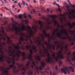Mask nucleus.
Instances as JSON below:
<instances>
[{
	"instance_id": "57",
	"label": "nucleus",
	"mask_w": 75,
	"mask_h": 75,
	"mask_svg": "<svg viewBox=\"0 0 75 75\" xmlns=\"http://www.w3.org/2000/svg\"><path fill=\"white\" fill-rule=\"evenodd\" d=\"M8 48L9 49V50H11V48H12V47L11 46H9L8 47Z\"/></svg>"
},
{
	"instance_id": "37",
	"label": "nucleus",
	"mask_w": 75,
	"mask_h": 75,
	"mask_svg": "<svg viewBox=\"0 0 75 75\" xmlns=\"http://www.w3.org/2000/svg\"><path fill=\"white\" fill-rule=\"evenodd\" d=\"M19 53V52H17L16 53V55H17V57H18V58H19V57H20V55Z\"/></svg>"
},
{
	"instance_id": "59",
	"label": "nucleus",
	"mask_w": 75,
	"mask_h": 75,
	"mask_svg": "<svg viewBox=\"0 0 75 75\" xmlns=\"http://www.w3.org/2000/svg\"><path fill=\"white\" fill-rule=\"evenodd\" d=\"M59 46H60L59 45H58V46H57V50H58V48H59Z\"/></svg>"
},
{
	"instance_id": "21",
	"label": "nucleus",
	"mask_w": 75,
	"mask_h": 75,
	"mask_svg": "<svg viewBox=\"0 0 75 75\" xmlns=\"http://www.w3.org/2000/svg\"><path fill=\"white\" fill-rule=\"evenodd\" d=\"M6 38H8V40H7V43L8 44H9V42H11V41L10 40V37H8V36H6Z\"/></svg>"
},
{
	"instance_id": "11",
	"label": "nucleus",
	"mask_w": 75,
	"mask_h": 75,
	"mask_svg": "<svg viewBox=\"0 0 75 75\" xmlns=\"http://www.w3.org/2000/svg\"><path fill=\"white\" fill-rule=\"evenodd\" d=\"M26 67H24L22 68V70H23L24 72H22V75H24L25 72H26V70L27 69H30V67L29 66V64L27 63L26 65Z\"/></svg>"
},
{
	"instance_id": "45",
	"label": "nucleus",
	"mask_w": 75,
	"mask_h": 75,
	"mask_svg": "<svg viewBox=\"0 0 75 75\" xmlns=\"http://www.w3.org/2000/svg\"><path fill=\"white\" fill-rule=\"evenodd\" d=\"M21 41L22 40H21V38H20V40L19 41L18 43H19L20 44H21L22 43V42Z\"/></svg>"
},
{
	"instance_id": "34",
	"label": "nucleus",
	"mask_w": 75,
	"mask_h": 75,
	"mask_svg": "<svg viewBox=\"0 0 75 75\" xmlns=\"http://www.w3.org/2000/svg\"><path fill=\"white\" fill-rule=\"evenodd\" d=\"M75 22L74 23H72V25H71V26H72V28H72L73 27H75Z\"/></svg>"
},
{
	"instance_id": "26",
	"label": "nucleus",
	"mask_w": 75,
	"mask_h": 75,
	"mask_svg": "<svg viewBox=\"0 0 75 75\" xmlns=\"http://www.w3.org/2000/svg\"><path fill=\"white\" fill-rule=\"evenodd\" d=\"M41 63L43 68H45V63H44V62H41Z\"/></svg>"
},
{
	"instance_id": "23",
	"label": "nucleus",
	"mask_w": 75,
	"mask_h": 75,
	"mask_svg": "<svg viewBox=\"0 0 75 75\" xmlns=\"http://www.w3.org/2000/svg\"><path fill=\"white\" fill-rule=\"evenodd\" d=\"M36 58L37 60L39 61H41V57L40 56H36Z\"/></svg>"
},
{
	"instance_id": "16",
	"label": "nucleus",
	"mask_w": 75,
	"mask_h": 75,
	"mask_svg": "<svg viewBox=\"0 0 75 75\" xmlns=\"http://www.w3.org/2000/svg\"><path fill=\"white\" fill-rule=\"evenodd\" d=\"M21 35V36L20 37V38H21V40H22V41H24V35H25V34L24 33H20Z\"/></svg>"
},
{
	"instance_id": "15",
	"label": "nucleus",
	"mask_w": 75,
	"mask_h": 75,
	"mask_svg": "<svg viewBox=\"0 0 75 75\" xmlns=\"http://www.w3.org/2000/svg\"><path fill=\"white\" fill-rule=\"evenodd\" d=\"M67 61H69V62H71V60H70V59H69L70 57H71V52H69V53H67Z\"/></svg>"
},
{
	"instance_id": "17",
	"label": "nucleus",
	"mask_w": 75,
	"mask_h": 75,
	"mask_svg": "<svg viewBox=\"0 0 75 75\" xmlns=\"http://www.w3.org/2000/svg\"><path fill=\"white\" fill-rule=\"evenodd\" d=\"M1 71H3V70H4V71L3 72H2V74L3 75H7V74H6L5 73V72H4V71H6V70H7V69H4V67H3L2 68L1 67Z\"/></svg>"
},
{
	"instance_id": "38",
	"label": "nucleus",
	"mask_w": 75,
	"mask_h": 75,
	"mask_svg": "<svg viewBox=\"0 0 75 75\" xmlns=\"http://www.w3.org/2000/svg\"><path fill=\"white\" fill-rule=\"evenodd\" d=\"M53 4L54 5H55V4H56V6H57L58 7H59V4L56 3V1H55V2L53 3Z\"/></svg>"
},
{
	"instance_id": "50",
	"label": "nucleus",
	"mask_w": 75,
	"mask_h": 75,
	"mask_svg": "<svg viewBox=\"0 0 75 75\" xmlns=\"http://www.w3.org/2000/svg\"><path fill=\"white\" fill-rule=\"evenodd\" d=\"M19 17L21 19L22 18V16L20 14L19 15Z\"/></svg>"
},
{
	"instance_id": "8",
	"label": "nucleus",
	"mask_w": 75,
	"mask_h": 75,
	"mask_svg": "<svg viewBox=\"0 0 75 75\" xmlns=\"http://www.w3.org/2000/svg\"><path fill=\"white\" fill-rule=\"evenodd\" d=\"M13 28L12 29L9 28V30H10V31H15V33L16 35H17V34H18V31L20 33L21 30L19 28L17 27V26L16 25H15L14 24H13Z\"/></svg>"
},
{
	"instance_id": "54",
	"label": "nucleus",
	"mask_w": 75,
	"mask_h": 75,
	"mask_svg": "<svg viewBox=\"0 0 75 75\" xmlns=\"http://www.w3.org/2000/svg\"><path fill=\"white\" fill-rule=\"evenodd\" d=\"M42 48H43V49H45V47H44V44H42Z\"/></svg>"
},
{
	"instance_id": "4",
	"label": "nucleus",
	"mask_w": 75,
	"mask_h": 75,
	"mask_svg": "<svg viewBox=\"0 0 75 75\" xmlns=\"http://www.w3.org/2000/svg\"><path fill=\"white\" fill-rule=\"evenodd\" d=\"M62 52L60 50L58 51V52L57 53V56L56 57H55V52H54L52 54V57L54 59H55V61L57 62L59 60V58H60V59H63L64 58V57L62 55V54H61Z\"/></svg>"
},
{
	"instance_id": "53",
	"label": "nucleus",
	"mask_w": 75,
	"mask_h": 75,
	"mask_svg": "<svg viewBox=\"0 0 75 75\" xmlns=\"http://www.w3.org/2000/svg\"><path fill=\"white\" fill-rule=\"evenodd\" d=\"M4 58H5V59H6L7 60V59H8V58H7V56H4Z\"/></svg>"
},
{
	"instance_id": "62",
	"label": "nucleus",
	"mask_w": 75,
	"mask_h": 75,
	"mask_svg": "<svg viewBox=\"0 0 75 75\" xmlns=\"http://www.w3.org/2000/svg\"><path fill=\"white\" fill-rule=\"evenodd\" d=\"M15 52H16V51L14 50H13V51L12 52V54H14V53Z\"/></svg>"
},
{
	"instance_id": "24",
	"label": "nucleus",
	"mask_w": 75,
	"mask_h": 75,
	"mask_svg": "<svg viewBox=\"0 0 75 75\" xmlns=\"http://www.w3.org/2000/svg\"><path fill=\"white\" fill-rule=\"evenodd\" d=\"M62 33H58L57 34V35L59 38H61V37H62V35H61Z\"/></svg>"
},
{
	"instance_id": "28",
	"label": "nucleus",
	"mask_w": 75,
	"mask_h": 75,
	"mask_svg": "<svg viewBox=\"0 0 75 75\" xmlns=\"http://www.w3.org/2000/svg\"><path fill=\"white\" fill-rule=\"evenodd\" d=\"M32 48L33 49V50H34V51H37V48L36 47H35L34 46V45H33V46H31Z\"/></svg>"
},
{
	"instance_id": "12",
	"label": "nucleus",
	"mask_w": 75,
	"mask_h": 75,
	"mask_svg": "<svg viewBox=\"0 0 75 75\" xmlns=\"http://www.w3.org/2000/svg\"><path fill=\"white\" fill-rule=\"evenodd\" d=\"M17 51L19 52V54H21V55H22V57H23V61H24V60H25V59L27 58L25 56V52H23V53H21V52L19 50H18Z\"/></svg>"
},
{
	"instance_id": "6",
	"label": "nucleus",
	"mask_w": 75,
	"mask_h": 75,
	"mask_svg": "<svg viewBox=\"0 0 75 75\" xmlns=\"http://www.w3.org/2000/svg\"><path fill=\"white\" fill-rule=\"evenodd\" d=\"M11 68H12L13 70L14 71V72H15L16 73L18 72L20 70L19 69H16V67H14V65L12 64V65H10L9 66V67L6 68V69L7 70H4V72H5V74H6L7 75H10V74H8V73L9 72L8 71V70L10 69Z\"/></svg>"
},
{
	"instance_id": "63",
	"label": "nucleus",
	"mask_w": 75,
	"mask_h": 75,
	"mask_svg": "<svg viewBox=\"0 0 75 75\" xmlns=\"http://www.w3.org/2000/svg\"><path fill=\"white\" fill-rule=\"evenodd\" d=\"M51 28V27H50L49 25H48V26L47 27V29H50Z\"/></svg>"
},
{
	"instance_id": "61",
	"label": "nucleus",
	"mask_w": 75,
	"mask_h": 75,
	"mask_svg": "<svg viewBox=\"0 0 75 75\" xmlns=\"http://www.w3.org/2000/svg\"><path fill=\"white\" fill-rule=\"evenodd\" d=\"M38 40L37 41L38 42V43L40 42H40V40H39V38H38Z\"/></svg>"
},
{
	"instance_id": "51",
	"label": "nucleus",
	"mask_w": 75,
	"mask_h": 75,
	"mask_svg": "<svg viewBox=\"0 0 75 75\" xmlns=\"http://www.w3.org/2000/svg\"><path fill=\"white\" fill-rule=\"evenodd\" d=\"M64 48L66 50H68V46L67 45H66V46L64 47Z\"/></svg>"
},
{
	"instance_id": "5",
	"label": "nucleus",
	"mask_w": 75,
	"mask_h": 75,
	"mask_svg": "<svg viewBox=\"0 0 75 75\" xmlns=\"http://www.w3.org/2000/svg\"><path fill=\"white\" fill-rule=\"evenodd\" d=\"M74 68L71 66L66 67L61 69V71L62 73H64L65 74H67V72L69 74L70 72L69 69H71V71L74 72Z\"/></svg>"
},
{
	"instance_id": "40",
	"label": "nucleus",
	"mask_w": 75,
	"mask_h": 75,
	"mask_svg": "<svg viewBox=\"0 0 75 75\" xmlns=\"http://www.w3.org/2000/svg\"><path fill=\"white\" fill-rule=\"evenodd\" d=\"M25 22L26 24H27V23H28V19H26L25 20Z\"/></svg>"
},
{
	"instance_id": "18",
	"label": "nucleus",
	"mask_w": 75,
	"mask_h": 75,
	"mask_svg": "<svg viewBox=\"0 0 75 75\" xmlns=\"http://www.w3.org/2000/svg\"><path fill=\"white\" fill-rule=\"evenodd\" d=\"M73 57L71 59L72 61H74V60L75 61V52H74L72 54Z\"/></svg>"
},
{
	"instance_id": "35",
	"label": "nucleus",
	"mask_w": 75,
	"mask_h": 75,
	"mask_svg": "<svg viewBox=\"0 0 75 75\" xmlns=\"http://www.w3.org/2000/svg\"><path fill=\"white\" fill-rule=\"evenodd\" d=\"M48 50L47 49H45V52H44V54H46L47 53H48Z\"/></svg>"
},
{
	"instance_id": "58",
	"label": "nucleus",
	"mask_w": 75,
	"mask_h": 75,
	"mask_svg": "<svg viewBox=\"0 0 75 75\" xmlns=\"http://www.w3.org/2000/svg\"><path fill=\"white\" fill-rule=\"evenodd\" d=\"M60 16H61L62 17H64V14H62L61 13H60Z\"/></svg>"
},
{
	"instance_id": "29",
	"label": "nucleus",
	"mask_w": 75,
	"mask_h": 75,
	"mask_svg": "<svg viewBox=\"0 0 75 75\" xmlns=\"http://www.w3.org/2000/svg\"><path fill=\"white\" fill-rule=\"evenodd\" d=\"M32 48L33 49V50H34V51H37V48L36 47H35L34 46V45H33V46H31Z\"/></svg>"
},
{
	"instance_id": "43",
	"label": "nucleus",
	"mask_w": 75,
	"mask_h": 75,
	"mask_svg": "<svg viewBox=\"0 0 75 75\" xmlns=\"http://www.w3.org/2000/svg\"><path fill=\"white\" fill-rule=\"evenodd\" d=\"M74 44V42H71V44H69V45H70V46H72Z\"/></svg>"
},
{
	"instance_id": "49",
	"label": "nucleus",
	"mask_w": 75,
	"mask_h": 75,
	"mask_svg": "<svg viewBox=\"0 0 75 75\" xmlns=\"http://www.w3.org/2000/svg\"><path fill=\"white\" fill-rule=\"evenodd\" d=\"M8 22H7V21H6L4 22V25H6V24H8Z\"/></svg>"
},
{
	"instance_id": "1",
	"label": "nucleus",
	"mask_w": 75,
	"mask_h": 75,
	"mask_svg": "<svg viewBox=\"0 0 75 75\" xmlns=\"http://www.w3.org/2000/svg\"><path fill=\"white\" fill-rule=\"evenodd\" d=\"M35 26H34L33 25L32 28L35 31L34 32H33V30H31V28L28 25H27L26 26H25L24 25H22V27L21 28V30L22 31H25V30H26L27 31L28 33H29L30 35H28L27 36H25V37L26 38L25 39L26 41H28V39H30L31 37H34L33 35H34V34L36 33V32L37 31V28H38L39 26L38 25H36V24H39L40 25V27L42 28L43 27V23L42 21H35Z\"/></svg>"
},
{
	"instance_id": "42",
	"label": "nucleus",
	"mask_w": 75,
	"mask_h": 75,
	"mask_svg": "<svg viewBox=\"0 0 75 75\" xmlns=\"http://www.w3.org/2000/svg\"><path fill=\"white\" fill-rule=\"evenodd\" d=\"M40 54H41V55H42V54H43L44 53H43L42 52V50H41V49H40Z\"/></svg>"
},
{
	"instance_id": "7",
	"label": "nucleus",
	"mask_w": 75,
	"mask_h": 75,
	"mask_svg": "<svg viewBox=\"0 0 75 75\" xmlns=\"http://www.w3.org/2000/svg\"><path fill=\"white\" fill-rule=\"evenodd\" d=\"M61 32H62V34H63V33H64L65 35L67 37V38H66L65 37H62V39L63 40H66L67 38H68V40H69V41H72V40L71 39L72 37H69V35H68V33L67 32V30L66 29L63 28L62 30L61 31Z\"/></svg>"
},
{
	"instance_id": "10",
	"label": "nucleus",
	"mask_w": 75,
	"mask_h": 75,
	"mask_svg": "<svg viewBox=\"0 0 75 75\" xmlns=\"http://www.w3.org/2000/svg\"><path fill=\"white\" fill-rule=\"evenodd\" d=\"M46 54L47 55L48 57L47 58V59H46L47 62H48V63L52 62V58L50 57V54L49 52L47 53Z\"/></svg>"
},
{
	"instance_id": "52",
	"label": "nucleus",
	"mask_w": 75,
	"mask_h": 75,
	"mask_svg": "<svg viewBox=\"0 0 75 75\" xmlns=\"http://www.w3.org/2000/svg\"><path fill=\"white\" fill-rule=\"evenodd\" d=\"M51 39H54V40L55 39V37L53 36H52L51 38H50Z\"/></svg>"
},
{
	"instance_id": "32",
	"label": "nucleus",
	"mask_w": 75,
	"mask_h": 75,
	"mask_svg": "<svg viewBox=\"0 0 75 75\" xmlns=\"http://www.w3.org/2000/svg\"><path fill=\"white\" fill-rule=\"evenodd\" d=\"M69 32H70V33L71 34H73V35H75V32L73 30L71 31V30H69Z\"/></svg>"
},
{
	"instance_id": "46",
	"label": "nucleus",
	"mask_w": 75,
	"mask_h": 75,
	"mask_svg": "<svg viewBox=\"0 0 75 75\" xmlns=\"http://www.w3.org/2000/svg\"><path fill=\"white\" fill-rule=\"evenodd\" d=\"M12 55H12V57L13 58V59H14V58L16 57V55L14 54H12Z\"/></svg>"
},
{
	"instance_id": "2",
	"label": "nucleus",
	"mask_w": 75,
	"mask_h": 75,
	"mask_svg": "<svg viewBox=\"0 0 75 75\" xmlns=\"http://www.w3.org/2000/svg\"><path fill=\"white\" fill-rule=\"evenodd\" d=\"M47 17H50V18H52V21H50V19L49 18H45L44 17V16H42L41 17V18L43 20H45L47 22V24L49 25V24H52V23H51L53 22V23H54L55 25H57V22L55 19V18H57V15H47Z\"/></svg>"
},
{
	"instance_id": "56",
	"label": "nucleus",
	"mask_w": 75,
	"mask_h": 75,
	"mask_svg": "<svg viewBox=\"0 0 75 75\" xmlns=\"http://www.w3.org/2000/svg\"><path fill=\"white\" fill-rule=\"evenodd\" d=\"M52 48L53 49V50H55V46L54 45H53L52 46Z\"/></svg>"
},
{
	"instance_id": "31",
	"label": "nucleus",
	"mask_w": 75,
	"mask_h": 75,
	"mask_svg": "<svg viewBox=\"0 0 75 75\" xmlns=\"http://www.w3.org/2000/svg\"><path fill=\"white\" fill-rule=\"evenodd\" d=\"M40 35H41V37H42V41H44V39H45V38L44 37V36H43V35L42 34H40Z\"/></svg>"
},
{
	"instance_id": "9",
	"label": "nucleus",
	"mask_w": 75,
	"mask_h": 75,
	"mask_svg": "<svg viewBox=\"0 0 75 75\" xmlns=\"http://www.w3.org/2000/svg\"><path fill=\"white\" fill-rule=\"evenodd\" d=\"M42 32L44 34L45 37H47V38H49V43L50 42V40H51V37H50V34H48L47 35V33L46 32V31H45V30H42Z\"/></svg>"
},
{
	"instance_id": "3",
	"label": "nucleus",
	"mask_w": 75,
	"mask_h": 75,
	"mask_svg": "<svg viewBox=\"0 0 75 75\" xmlns=\"http://www.w3.org/2000/svg\"><path fill=\"white\" fill-rule=\"evenodd\" d=\"M30 54L29 55V57H28V58L29 59V60H30L31 61H32L33 65H34V66L35 67L36 69H37L36 71H37V73L38 74H39V70H38L39 69V71H41V70H42L43 68L41 66H40L39 68V67H38L35 66V62L33 61V60L32 58V55H33V50H30Z\"/></svg>"
},
{
	"instance_id": "41",
	"label": "nucleus",
	"mask_w": 75,
	"mask_h": 75,
	"mask_svg": "<svg viewBox=\"0 0 75 75\" xmlns=\"http://www.w3.org/2000/svg\"><path fill=\"white\" fill-rule=\"evenodd\" d=\"M0 52L2 53V54H4V52H3V50L2 49V48H1V49L0 50Z\"/></svg>"
},
{
	"instance_id": "36",
	"label": "nucleus",
	"mask_w": 75,
	"mask_h": 75,
	"mask_svg": "<svg viewBox=\"0 0 75 75\" xmlns=\"http://www.w3.org/2000/svg\"><path fill=\"white\" fill-rule=\"evenodd\" d=\"M25 46L26 47V49H27V50H28L29 48H30V45L28 46L27 45H26Z\"/></svg>"
},
{
	"instance_id": "39",
	"label": "nucleus",
	"mask_w": 75,
	"mask_h": 75,
	"mask_svg": "<svg viewBox=\"0 0 75 75\" xmlns=\"http://www.w3.org/2000/svg\"><path fill=\"white\" fill-rule=\"evenodd\" d=\"M9 53L10 54H11L10 55V56L11 57V56H12V52H11V50H9Z\"/></svg>"
},
{
	"instance_id": "20",
	"label": "nucleus",
	"mask_w": 75,
	"mask_h": 75,
	"mask_svg": "<svg viewBox=\"0 0 75 75\" xmlns=\"http://www.w3.org/2000/svg\"><path fill=\"white\" fill-rule=\"evenodd\" d=\"M71 16H72V17L71 16V15H68V17L70 19H71V18H75V16L74 15V14L73 13L71 14Z\"/></svg>"
},
{
	"instance_id": "25",
	"label": "nucleus",
	"mask_w": 75,
	"mask_h": 75,
	"mask_svg": "<svg viewBox=\"0 0 75 75\" xmlns=\"http://www.w3.org/2000/svg\"><path fill=\"white\" fill-rule=\"evenodd\" d=\"M29 71L28 73V75H33V71H30V70H29ZM36 75V73L35 72V75Z\"/></svg>"
},
{
	"instance_id": "44",
	"label": "nucleus",
	"mask_w": 75,
	"mask_h": 75,
	"mask_svg": "<svg viewBox=\"0 0 75 75\" xmlns=\"http://www.w3.org/2000/svg\"><path fill=\"white\" fill-rule=\"evenodd\" d=\"M64 48V47H61V50H62V51L61 50H59V51H61L62 52L61 53V54H62V51H63V49Z\"/></svg>"
},
{
	"instance_id": "48",
	"label": "nucleus",
	"mask_w": 75,
	"mask_h": 75,
	"mask_svg": "<svg viewBox=\"0 0 75 75\" xmlns=\"http://www.w3.org/2000/svg\"><path fill=\"white\" fill-rule=\"evenodd\" d=\"M4 8H5V9L6 10H8V11H10V10H10V9L9 8V9L8 8H6V6H5L4 7Z\"/></svg>"
},
{
	"instance_id": "64",
	"label": "nucleus",
	"mask_w": 75,
	"mask_h": 75,
	"mask_svg": "<svg viewBox=\"0 0 75 75\" xmlns=\"http://www.w3.org/2000/svg\"><path fill=\"white\" fill-rule=\"evenodd\" d=\"M2 44L3 45H4L5 46V45H6V43L4 42H2Z\"/></svg>"
},
{
	"instance_id": "47",
	"label": "nucleus",
	"mask_w": 75,
	"mask_h": 75,
	"mask_svg": "<svg viewBox=\"0 0 75 75\" xmlns=\"http://www.w3.org/2000/svg\"><path fill=\"white\" fill-rule=\"evenodd\" d=\"M57 26H58V28H57V29H58V30L59 28V27H60V28H61V25H59V24H57Z\"/></svg>"
},
{
	"instance_id": "55",
	"label": "nucleus",
	"mask_w": 75,
	"mask_h": 75,
	"mask_svg": "<svg viewBox=\"0 0 75 75\" xmlns=\"http://www.w3.org/2000/svg\"><path fill=\"white\" fill-rule=\"evenodd\" d=\"M22 3L23 4L25 5V2L23 0L22 1Z\"/></svg>"
},
{
	"instance_id": "33",
	"label": "nucleus",
	"mask_w": 75,
	"mask_h": 75,
	"mask_svg": "<svg viewBox=\"0 0 75 75\" xmlns=\"http://www.w3.org/2000/svg\"><path fill=\"white\" fill-rule=\"evenodd\" d=\"M62 62L61 61H60L59 62V67H60V66H61L62 65Z\"/></svg>"
},
{
	"instance_id": "22",
	"label": "nucleus",
	"mask_w": 75,
	"mask_h": 75,
	"mask_svg": "<svg viewBox=\"0 0 75 75\" xmlns=\"http://www.w3.org/2000/svg\"><path fill=\"white\" fill-rule=\"evenodd\" d=\"M20 44L18 43L17 44V46H14V47L15 48V49H16L17 50H18L19 49H20V46H19Z\"/></svg>"
},
{
	"instance_id": "27",
	"label": "nucleus",
	"mask_w": 75,
	"mask_h": 75,
	"mask_svg": "<svg viewBox=\"0 0 75 75\" xmlns=\"http://www.w3.org/2000/svg\"><path fill=\"white\" fill-rule=\"evenodd\" d=\"M1 57H0V61H3V58H4V56L3 55H1Z\"/></svg>"
},
{
	"instance_id": "30",
	"label": "nucleus",
	"mask_w": 75,
	"mask_h": 75,
	"mask_svg": "<svg viewBox=\"0 0 75 75\" xmlns=\"http://www.w3.org/2000/svg\"><path fill=\"white\" fill-rule=\"evenodd\" d=\"M67 25H69L70 28H72V27L71 26V22H68V23H67Z\"/></svg>"
},
{
	"instance_id": "60",
	"label": "nucleus",
	"mask_w": 75,
	"mask_h": 75,
	"mask_svg": "<svg viewBox=\"0 0 75 75\" xmlns=\"http://www.w3.org/2000/svg\"><path fill=\"white\" fill-rule=\"evenodd\" d=\"M18 4L19 6L20 7V8H21V4L20 3H18Z\"/></svg>"
},
{
	"instance_id": "13",
	"label": "nucleus",
	"mask_w": 75,
	"mask_h": 75,
	"mask_svg": "<svg viewBox=\"0 0 75 75\" xmlns=\"http://www.w3.org/2000/svg\"><path fill=\"white\" fill-rule=\"evenodd\" d=\"M66 7L67 8V10H68V11H69V14H71V15H72V14H73L74 13H75V10H71L72 11L71 12H70V10H69V5H67L66 6Z\"/></svg>"
},
{
	"instance_id": "19",
	"label": "nucleus",
	"mask_w": 75,
	"mask_h": 75,
	"mask_svg": "<svg viewBox=\"0 0 75 75\" xmlns=\"http://www.w3.org/2000/svg\"><path fill=\"white\" fill-rule=\"evenodd\" d=\"M59 31V30H58V28L56 30L55 29H54V31L53 32V33H52L53 35L52 36H54V35H55V33H57L58 32V31Z\"/></svg>"
},
{
	"instance_id": "14",
	"label": "nucleus",
	"mask_w": 75,
	"mask_h": 75,
	"mask_svg": "<svg viewBox=\"0 0 75 75\" xmlns=\"http://www.w3.org/2000/svg\"><path fill=\"white\" fill-rule=\"evenodd\" d=\"M44 44L45 45H47V47H49V49L50 50H52V45H50V42H49V43H48V42H47V41H46L44 42Z\"/></svg>"
}]
</instances>
